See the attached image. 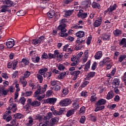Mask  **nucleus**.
<instances>
[{
  "mask_svg": "<svg viewBox=\"0 0 126 126\" xmlns=\"http://www.w3.org/2000/svg\"><path fill=\"white\" fill-rule=\"evenodd\" d=\"M113 98H114V92L113 91H111L108 92L107 94L106 99H107V100H111V99Z\"/></svg>",
  "mask_w": 126,
  "mask_h": 126,
  "instance_id": "nucleus-18",
  "label": "nucleus"
},
{
  "mask_svg": "<svg viewBox=\"0 0 126 126\" xmlns=\"http://www.w3.org/2000/svg\"><path fill=\"white\" fill-rule=\"evenodd\" d=\"M63 93L64 95H67L68 94V89H64L63 91Z\"/></svg>",
  "mask_w": 126,
  "mask_h": 126,
  "instance_id": "nucleus-59",
  "label": "nucleus"
},
{
  "mask_svg": "<svg viewBox=\"0 0 126 126\" xmlns=\"http://www.w3.org/2000/svg\"><path fill=\"white\" fill-rule=\"evenodd\" d=\"M50 83L52 86H56L57 84H59V83H60V82L57 80H53L50 82Z\"/></svg>",
  "mask_w": 126,
  "mask_h": 126,
  "instance_id": "nucleus-38",
  "label": "nucleus"
},
{
  "mask_svg": "<svg viewBox=\"0 0 126 126\" xmlns=\"http://www.w3.org/2000/svg\"><path fill=\"white\" fill-rule=\"evenodd\" d=\"M80 73V71H79V70H76V71H74L73 72H70V74H71V75H72L73 76H74V77L73 78V80H76L77 79V77H78V75H79Z\"/></svg>",
  "mask_w": 126,
  "mask_h": 126,
  "instance_id": "nucleus-9",
  "label": "nucleus"
},
{
  "mask_svg": "<svg viewBox=\"0 0 126 126\" xmlns=\"http://www.w3.org/2000/svg\"><path fill=\"white\" fill-rule=\"evenodd\" d=\"M48 58V54H47V53H44L41 56V59L42 60H44V59H45L46 60H47V59Z\"/></svg>",
  "mask_w": 126,
  "mask_h": 126,
  "instance_id": "nucleus-54",
  "label": "nucleus"
},
{
  "mask_svg": "<svg viewBox=\"0 0 126 126\" xmlns=\"http://www.w3.org/2000/svg\"><path fill=\"white\" fill-rule=\"evenodd\" d=\"M32 60L33 63H38L40 62V57H36L35 59V58H32Z\"/></svg>",
  "mask_w": 126,
  "mask_h": 126,
  "instance_id": "nucleus-43",
  "label": "nucleus"
},
{
  "mask_svg": "<svg viewBox=\"0 0 126 126\" xmlns=\"http://www.w3.org/2000/svg\"><path fill=\"white\" fill-rule=\"evenodd\" d=\"M52 72H47L43 74V76L44 77L47 78V79H50V77L52 76Z\"/></svg>",
  "mask_w": 126,
  "mask_h": 126,
  "instance_id": "nucleus-24",
  "label": "nucleus"
},
{
  "mask_svg": "<svg viewBox=\"0 0 126 126\" xmlns=\"http://www.w3.org/2000/svg\"><path fill=\"white\" fill-rule=\"evenodd\" d=\"M30 56L32 57V59H33L34 57L36 56V51H32L30 53Z\"/></svg>",
  "mask_w": 126,
  "mask_h": 126,
  "instance_id": "nucleus-47",
  "label": "nucleus"
},
{
  "mask_svg": "<svg viewBox=\"0 0 126 126\" xmlns=\"http://www.w3.org/2000/svg\"><path fill=\"white\" fill-rule=\"evenodd\" d=\"M32 44L34 45V46H39L40 44H41L40 40L37 39H33L32 41Z\"/></svg>",
  "mask_w": 126,
  "mask_h": 126,
  "instance_id": "nucleus-25",
  "label": "nucleus"
},
{
  "mask_svg": "<svg viewBox=\"0 0 126 126\" xmlns=\"http://www.w3.org/2000/svg\"><path fill=\"white\" fill-rule=\"evenodd\" d=\"M3 2L5 5H7L9 7L13 5V1L10 0H4Z\"/></svg>",
  "mask_w": 126,
  "mask_h": 126,
  "instance_id": "nucleus-16",
  "label": "nucleus"
},
{
  "mask_svg": "<svg viewBox=\"0 0 126 126\" xmlns=\"http://www.w3.org/2000/svg\"><path fill=\"white\" fill-rule=\"evenodd\" d=\"M57 102V98H49L46 99V103L50 104H55Z\"/></svg>",
  "mask_w": 126,
  "mask_h": 126,
  "instance_id": "nucleus-15",
  "label": "nucleus"
},
{
  "mask_svg": "<svg viewBox=\"0 0 126 126\" xmlns=\"http://www.w3.org/2000/svg\"><path fill=\"white\" fill-rule=\"evenodd\" d=\"M81 95L83 97H86L87 96V92H82L81 93Z\"/></svg>",
  "mask_w": 126,
  "mask_h": 126,
  "instance_id": "nucleus-64",
  "label": "nucleus"
},
{
  "mask_svg": "<svg viewBox=\"0 0 126 126\" xmlns=\"http://www.w3.org/2000/svg\"><path fill=\"white\" fill-rule=\"evenodd\" d=\"M102 21L103 19L101 18H98L94 23V27H99V26H100L101 24H102Z\"/></svg>",
  "mask_w": 126,
  "mask_h": 126,
  "instance_id": "nucleus-10",
  "label": "nucleus"
},
{
  "mask_svg": "<svg viewBox=\"0 0 126 126\" xmlns=\"http://www.w3.org/2000/svg\"><path fill=\"white\" fill-rule=\"evenodd\" d=\"M49 125V121H46L45 123L39 124V126H47Z\"/></svg>",
  "mask_w": 126,
  "mask_h": 126,
  "instance_id": "nucleus-57",
  "label": "nucleus"
},
{
  "mask_svg": "<svg viewBox=\"0 0 126 126\" xmlns=\"http://www.w3.org/2000/svg\"><path fill=\"white\" fill-rule=\"evenodd\" d=\"M71 104V100L70 98H65L61 100L60 102V105L61 107H66Z\"/></svg>",
  "mask_w": 126,
  "mask_h": 126,
  "instance_id": "nucleus-4",
  "label": "nucleus"
},
{
  "mask_svg": "<svg viewBox=\"0 0 126 126\" xmlns=\"http://www.w3.org/2000/svg\"><path fill=\"white\" fill-rule=\"evenodd\" d=\"M11 112L10 111H6L4 113V116H3V119L4 120H5V119H6V117H7V116H8L9 115V114H10Z\"/></svg>",
  "mask_w": 126,
  "mask_h": 126,
  "instance_id": "nucleus-45",
  "label": "nucleus"
},
{
  "mask_svg": "<svg viewBox=\"0 0 126 126\" xmlns=\"http://www.w3.org/2000/svg\"><path fill=\"white\" fill-rule=\"evenodd\" d=\"M17 16H23L24 15V13H23V10H20L16 13Z\"/></svg>",
  "mask_w": 126,
  "mask_h": 126,
  "instance_id": "nucleus-48",
  "label": "nucleus"
},
{
  "mask_svg": "<svg viewBox=\"0 0 126 126\" xmlns=\"http://www.w3.org/2000/svg\"><path fill=\"white\" fill-rule=\"evenodd\" d=\"M90 63H91V61L89 60L85 65V70L87 71L88 70V69L90 68Z\"/></svg>",
  "mask_w": 126,
  "mask_h": 126,
  "instance_id": "nucleus-32",
  "label": "nucleus"
},
{
  "mask_svg": "<svg viewBox=\"0 0 126 126\" xmlns=\"http://www.w3.org/2000/svg\"><path fill=\"white\" fill-rule=\"evenodd\" d=\"M75 35L78 38H82V37H84V36L85 35V33L84 32H83L82 31H80L78 32L77 33H76Z\"/></svg>",
  "mask_w": 126,
  "mask_h": 126,
  "instance_id": "nucleus-14",
  "label": "nucleus"
},
{
  "mask_svg": "<svg viewBox=\"0 0 126 126\" xmlns=\"http://www.w3.org/2000/svg\"><path fill=\"white\" fill-rule=\"evenodd\" d=\"M8 7H9L6 5L1 6L0 12H6V11H7L9 13H10V12H11V10H9Z\"/></svg>",
  "mask_w": 126,
  "mask_h": 126,
  "instance_id": "nucleus-11",
  "label": "nucleus"
},
{
  "mask_svg": "<svg viewBox=\"0 0 126 126\" xmlns=\"http://www.w3.org/2000/svg\"><path fill=\"white\" fill-rule=\"evenodd\" d=\"M17 63H18V61L17 60H14L12 62V69H14V70L16 68V65H17Z\"/></svg>",
  "mask_w": 126,
  "mask_h": 126,
  "instance_id": "nucleus-35",
  "label": "nucleus"
},
{
  "mask_svg": "<svg viewBox=\"0 0 126 126\" xmlns=\"http://www.w3.org/2000/svg\"><path fill=\"white\" fill-rule=\"evenodd\" d=\"M95 72H90L88 73V75L87 76V78H91L92 77H94L95 76Z\"/></svg>",
  "mask_w": 126,
  "mask_h": 126,
  "instance_id": "nucleus-30",
  "label": "nucleus"
},
{
  "mask_svg": "<svg viewBox=\"0 0 126 126\" xmlns=\"http://www.w3.org/2000/svg\"><path fill=\"white\" fill-rule=\"evenodd\" d=\"M47 71H48V68H44L43 69H40L38 71V73L41 74V75H44V73H46Z\"/></svg>",
  "mask_w": 126,
  "mask_h": 126,
  "instance_id": "nucleus-27",
  "label": "nucleus"
},
{
  "mask_svg": "<svg viewBox=\"0 0 126 126\" xmlns=\"http://www.w3.org/2000/svg\"><path fill=\"white\" fill-rule=\"evenodd\" d=\"M58 55H60V53H59V51L58 50H55L54 51V54H53V56L54 57V59L56 58H57Z\"/></svg>",
  "mask_w": 126,
  "mask_h": 126,
  "instance_id": "nucleus-61",
  "label": "nucleus"
},
{
  "mask_svg": "<svg viewBox=\"0 0 126 126\" xmlns=\"http://www.w3.org/2000/svg\"><path fill=\"white\" fill-rule=\"evenodd\" d=\"M106 102L107 100H106V99H100L98 100L95 105H97V106H102V105H105Z\"/></svg>",
  "mask_w": 126,
  "mask_h": 126,
  "instance_id": "nucleus-17",
  "label": "nucleus"
},
{
  "mask_svg": "<svg viewBox=\"0 0 126 126\" xmlns=\"http://www.w3.org/2000/svg\"><path fill=\"white\" fill-rule=\"evenodd\" d=\"M15 119H22L23 118V115L21 113H17L14 115Z\"/></svg>",
  "mask_w": 126,
  "mask_h": 126,
  "instance_id": "nucleus-33",
  "label": "nucleus"
},
{
  "mask_svg": "<svg viewBox=\"0 0 126 126\" xmlns=\"http://www.w3.org/2000/svg\"><path fill=\"white\" fill-rule=\"evenodd\" d=\"M42 75H41V74H39V73H38L36 75V77L39 82L40 83H42L43 82V76Z\"/></svg>",
  "mask_w": 126,
  "mask_h": 126,
  "instance_id": "nucleus-26",
  "label": "nucleus"
},
{
  "mask_svg": "<svg viewBox=\"0 0 126 126\" xmlns=\"http://www.w3.org/2000/svg\"><path fill=\"white\" fill-rule=\"evenodd\" d=\"M113 33L115 36H120V35L122 34V31L119 29H116L113 32Z\"/></svg>",
  "mask_w": 126,
  "mask_h": 126,
  "instance_id": "nucleus-28",
  "label": "nucleus"
},
{
  "mask_svg": "<svg viewBox=\"0 0 126 126\" xmlns=\"http://www.w3.org/2000/svg\"><path fill=\"white\" fill-rule=\"evenodd\" d=\"M66 27V25L64 24L63 25L61 24L58 26V29L61 32L59 33L61 37H67V36H68V34L67 33H65V32H66V29H65Z\"/></svg>",
  "mask_w": 126,
  "mask_h": 126,
  "instance_id": "nucleus-2",
  "label": "nucleus"
},
{
  "mask_svg": "<svg viewBox=\"0 0 126 126\" xmlns=\"http://www.w3.org/2000/svg\"><path fill=\"white\" fill-rule=\"evenodd\" d=\"M75 111L74 109H71V110H69L66 114V117H67L68 118H69V117H70V116H72V115H73L75 113Z\"/></svg>",
  "mask_w": 126,
  "mask_h": 126,
  "instance_id": "nucleus-21",
  "label": "nucleus"
},
{
  "mask_svg": "<svg viewBox=\"0 0 126 126\" xmlns=\"http://www.w3.org/2000/svg\"><path fill=\"white\" fill-rule=\"evenodd\" d=\"M102 40L106 41L110 39V35L107 34H104L102 36Z\"/></svg>",
  "mask_w": 126,
  "mask_h": 126,
  "instance_id": "nucleus-41",
  "label": "nucleus"
},
{
  "mask_svg": "<svg viewBox=\"0 0 126 126\" xmlns=\"http://www.w3.org/2000/svg\"><path fill=\"white\" fill-rule=\"evenodd\" d=\"M37 90H36L34 92V97L36 98L37 97V95H40V94H43L44 92H46V90L47 89V84H45L43 86V87H41L40 85H38L37 86Z\"/></svg>",
  "mask_w": 126,
  "mask_h": 126,
  "instance_id": "nucleus-1",
  "label": "nucleus"
},
{
  "mask_svg": "<svg viewBox=\"0 0 126 126\" xmlns=\"http://www.w3.org/2000/svg\"><path fill=\"white\" fill-rule=\"evenodd\" d=\"M51 111L52 112V114L54 116H62L64 114L65 112V109L64 108H62L59 109V111L56 110L54 106H52L50 108Z\"/></svg>",
  "mask_w": 126,
  "mask_h": 126,
  "instance_id": "nucleus-3",
  "label": "nucleus"
},
{
  "mask_svg": "<svg viewBox=\"0 0 126 126\" xmlns=\"http://www.w3.org/2000/svg\"><path fill=\"white\" fill-rule=\"evenodd\" d=\"M78 65V60H76L75 61H73L70 64L71 66H76Z\"/></svg>",
  "mask_w": 126,
  "mask_h": 126,
  "instance_id": "nucleus-46",
  "label": "nucleus"
},
{
  "mask_svg": "<svg viewBox=\"0 0 126 126\" xmlns=\"http://www.w3.org/2000/svg\"><path fill=\"white\" fill-rule=\"evenodd\" d=\"M45 98V94L42 95H39L36 98V100H38V101H41L42 99H44Z\"/></svg>",
  "mask_w": 126,
  "mask_h": 126,
  "instance_id": "nucleus-50",
  "label": "nucleus"
},
{
  "mask_svg": "<svg viewBox=\"0 0 126 126\" xmlns=\"http://www.w3.org/2000/svg\"><path fill=\"white\" fill-rule=\"evenodd\" d=\"M76 50H78L81 49V46H80L81 44H84L85 43V40H83L82 39H79L76 41Z\"/></svg>",
  "mask_w": 126,
  "mask_h": 126,
  "instance_id": "nucleus-6",
  "label": "nucleus"
},
{
  "mask_svg": "<svg viewBox=\"0 0 126 126\" xmlns=\"http://www.w3.org/2000/svg\"><path fill=\"white\" fill-rule=\"evenodd\" d=\"M31 74V73L30 72V71H26L24 73V76H25L26 78H27V77H29V76H30Z\"/></svg>",
  "mask_w": 126,
  "mask_h": 126,
  "instance_id": "nucleus-44",
  "label": "nucleus"
},
{
  "mask_svg": "<svg viewBox=\"0 0 126 126\" xmlns=\"http://www.w3.org/2000/svg\"><path fill=\"white\" fill-rule=\"evenodd\" d=\"M78 17H80L82 19H84L88 16V13H84L83 10L80 9L77 14Z\"/></svg>",
  "mask_w": 126,
  "mask_h": 126,
  "instance_id": "nucleus-5",
  "label": "nucleus"
},
{
  "mask_svg": "<svg viewBox=\"0 0 126 126\" xmlns=\"http://www.w3.org/2000/svg\"><path fill=\"white\" fill-rule=\"evenodd\" d=\"M19 103H21L23 106H24L25 102H26V99L24 97H21L19 100Z\"/></svg>",
  "mask_w": 126,
  "mask_h": 126,
  "instance_id": "nucleus-31",
  "label": "nucleus"
},
{
  "mask_svg": "<svg viewBox=\"0 0 126 126\" xmlns=\"http://www.w3.org/2000/svg\"><path fill=\"white\" fill-rule=\"evenodd\" d=\"M102 51L97 52L94 56V58L96 60H99V59H101L102 58Z\"/></svg>",
  "mask_w": 126,
  "mask_h": 126,
  "instance_id": "nucleus-23",
  "label": "nucleus"
},
{
  "mask_svg": "<svg viewBox=\"0 0 126 126\" xmlns=\"http://www.w3.org/2000/svg\"><path fill=\"white\" fill-rule=\"evenodd\" d=\"M120 80L118 79H114L112 82V85L113 87L115 88H118L119 87V85H120Z\"/></svg>",
  "mask_w": 126,
  "mask_h": 126,
  "instance_id": "nucleus-13",
  "label": "nucleus"
},
{
  "mask_svg": "<svg viewBox=\"0 0 126 126\" xmlns=\"http://www.w3.org/2000/svg\"><path fill=\"white\" fill-rule=\"evenodd\" d=\"M96 67H97V63L94 62L92 66V70H95L96 69Z\"/></svg>",
  "mask_w": 126,
  "mask_h": 126,
  "instance_id": "nucleus-51",
  "label": "nucleus"
},
{
  "mask_svg": "<svg viewBox=\"0 0 126 126\" xmlns=\"http://www.w3.org/2000/svg\"><path fill=\"white\" fill-rule=\"evenodd\" d=\"M72 12H73V11L71 10L66 11L65 12L64 17H67V16H70V15H71V14H72Z\"/></svg>",
  "mask_w": 126,
  "mask_h": 126,
  "instance_id": "nucleus-34",
  "label": "nucleus"
},
{
  "mask_svg": "<svg viewBox=\"0 0 126 126\" xmlns=\"http://www.w3.org/2000/svg\"><path fill=\"white\" fill-rule=\"evenodd\" d=\"M6 46L8 49H11L14 46V40L11 38L7 39Z\"/></svg>",
  "mask_w": 126,
  "mask_h": 126,
  "instance_id": "nucleus-7",
  "label": "nucleus"
},
{
  "mask_svg": "<svg viewBox=\"0 0 126 126\" xmlns=\"http://www.w3.org/2000/svg\"><path fill=\"white\" fill-rule=\"evenodd\" d=\"M91 40H92V37L89 36L87 39V44L90 45L91 43Z\"/></svg>",
  "mask_w": 126,
  "mask_h": 126,
  "instance_id": "nucleus-58",
  "label": "nucleus"
},
{
  "mask_svg": "<svg viewBox=\"0 0 126 126\" xmlns=\"http://www.w3.org/2000/svg\"><path fill=\"white\" fill-rule=\"evenodd\" d=\"M52 93H53V91L49 90L46 92V97H50L51 95H52Z\"/></svg>",
  "mask_w": 126,
  "mask_h": 126,
  "instance_id": "nucleus-52",
  "label": "nucleus"
},
{
  "mask_svg": "<svg viewBox=\"0 0 126 126\" xmlns=\"http://www.w3.org/2000/svg\"><path fill=\"white\" fill-rule=\"evenodd\" d=\"M22 62L25 64V65H27V64H29V61L27 60L26 59H23Z\"/></svg>",
  "mask_w": 126,
  "mask_h": 126,
  "instance_id": "nucleus-55",
  "label": "nucleus"
},
{
  "mask_svg": "<svg viewBox=\"0 0 126 126\" xmlns=\"http://www.w3.org/2000/svg\"><path fill=\"white\" fill-rule=\"evenodd\" d=\"M52 90H54V91H59L61 90V87L59 85H57L55 87H51Z\"/></svg>",
  "mask_w": 126,
  "mask_h": 126,
  "instance_id": "nucleus-37",
  "label": "nucleus"
},
{
  "mask_svg": "<svg viewBox=\"0 0 126 126\" xmlns=\"http://www.w3.org/2000/svg\"><path fill=\"white\" fill-rule=\"evenodd\" d=\"M47 15L50 18H53L55 15V11L51 10L47 13Z\"/></svg>",
  "mask_w": 126,
  "mask_h": 126,
  "instance_id": "nucleus-29",
  "label": "nucleus"
},
{
  "mask_svg": "<svg viewBox=\"0 0 126 126\" xmlns=\"http://www.w3.org/2000/svg\"><path fill=\"white\" fill-rule=\"evenodd\" d=\"M92 7H93V8H98V9H99L100 5L98 3L93 2L92 3Z\"/></svg>",
  "mask_w": 126,
  "mask_h": 126,
  "instance_id": "nucleus-36",
  "label": "nucleus"
},
{
  "mask_svg": "<svg viewBox=\"0 0 126 126\" xmlns=\"http://www.w3.org/2000/svg\"><path fill=\"white\" fill-rule=\"evenodd\" d=\"M116 8H117V4H114L113 5H111L107 9V11H109V12H112L114 11V10H116Z\"/></svg>",
  "mask_w": 126,
  "mask_h": 126,
  "instance_id": "nucleus-19",
  "label": "nucleus"
},
{
  "mask_svg": "<svg viewBox=\"0 0 126 126\" xmlns=\"http://www.w3.org/2000/svg\"><path fill=\"white\" fill-rule=\"evenodd\" d=\"M85 120H86L85 116H82L80 120V123H81V124H84V122H85Z\"/></svg>",
  "mask_w": 126,
  "mask_h": 126,
  "instance_id": "nucleus-53",
  "label": "nucleus"
},
{
  "mask_svg": "<svg viewBox=\"0 0 126 126\" xmlns=\"http://www.w3.org/2000/svg\"><path fill=\"white\" fill-rule=\"evenodd\" d=\"M11 109H12L13 113H15V112H16V110H17V108H16V104H13Z\"/></svg>",
  "mask_w": 126,
  "mask_h": 126,
  "instance_id": "nucleus-63",
  "label": "nucleus"
},
{
  "mask_svg": "<svg viewBox=\"0 0 126 126\" xmlns=\"http://www.w3.org/2000/svg\"><path fill=\"white\" fill-rule=\"evenodd\" d=\"M90 4H91L90 0H87L82 2L81 7V8H83V9H84V8L86 9V8H88V7H89Z\"/></svg>",
  "mask_w": 126,
  "mask_h": 126,
  "instance_id": "nucleus-8",
  "label": "nucleus"
},
{
  "mask_svg": "<svg viewBox=\"0 0 126 126\" xmlns=\"http://www.w3.org/2000/svg\"><path fill=\"white\" fill-rule=\"evenodd\" d=\"M12 119V117H11V116L9 115L7 117H6L5 120H6V122H10V121H11Z\"/></svg>",
  "mask_w": 126,
  "mask_h": 126,
  "instance_id": "nucleus-62",
  "label": "nucleus"
},
{
  "mask_svg": "<svg viewBox=\"0 0 126 126\" xmlns=\"http://www.w3.org/2000/svg\"><path fill=\"white\" fill-rule=\"evenodd\" d=\"M68 73V71L61 72V73L58 76V79H63V78H64V77L66 76V75H67Z\"/></svg>",
  "mask_w": 126,
  "mask_h": 126,
  "instance_id": "nucleus-12",
  "label": "nucleus"
},
{
  "mask_svg": "<svg viewBox=\"0 0 126 126\" xmlns=\"http://www.w3.org/2000/svg\"><path fill=\"white\" fill-rule=\"evenodd\" d=\"M89 83V82L87 81H84V82L83 83V84L81 85V87L82 88H84V87H85L86 86H87V85Z\"/></svg>",
  "mask_w": 126,
  "mask_h": 126,
  "instance_id": "nucleus-49",
  "label": "nucleus"
},
{
  "mask_svg": "<svg viewBox=\"0 0 126 126\" xmlns=\"http://www.w3.org/2000/svg\"><path fill=\"white\" fill-rule=\"evenodd\" d=\"M40 105L41 102L37 100H34L31 103V106H32V107H39Z\"/></svg>",
  "mask_w": 126,
  "mask_h": 126,
  "instance_id": "nucleus-22",
  "label": "nucleus"
},
{
  "mask_svg": "<svg viewBox=\"0 0 126 126\" xmlns=\"http://www.w3.org/2000/svg\"><path fill=\"white\" fill-rule=\"evenodd\" d=\"M120 46H123V48H126V38H122L119 43Z\"/></svg>",
  "mask_w": 126,
  "mask_h": 126,
  "instance_id": "nucleus-20",
  "label": "nucleus"
},
{
  "mask_svg": "<svg viewBox=\"0 0 126 126\" xmlns=\"http://www.w3.org/2000/svg\"><path fill=\"white\" fill-rule=\"evenodd\" d=\"M73 108H74V110H77V109H79V104H78L77 102H74L72 103Z\"/></svg>",
  "mask_w": 126,
  "mask_h": 126,
  "instance_id": "nucleus-40",
  "label": "nucleus"
},
{
  "mask_svg": "<svg viewBox=\"0 0 126 126\" xmlns=\"http://www.w3.org/2000/svg\"><path fill=\"white\" fill-rule=\"evenodd\" d=\"M85 112V107L83 106L80 109V114H83Z\"/></svg>",
  "mask_w": 126,
  "mask_h": 126,
  "instance_id": "nucleus-60",
  "label": "nucleus"
},
{
  "mask_svg": "<svg viewBox=\"0 0 126 126\" xmlns=\"http://www.w3.org/2000/svg\"><path fill=\"white\" fill-rule=\"evenodd\" d=\"M103 61L105 63H108L111 62V59L109 58H104Z\"/></svg>",
  "mask_w": 126,
  "mask_h": 126,
  "instance_id": "nucleus-56",
  "label": "nucleus"
},
{
  "mask_svg": "<svg viewBox=\"0 0 126 126\" xmlns=\"http://www.w3.org/2000/svg\"><path fill=\"white\" fill-rule=\"evenodd\" d=\"M83 26L75 25L71 27V29H82Z\"/></svg>",
  "mask_w": 126,
  "mask_h": 126,
  "instance_id": "nucleus-39",
  "label": "nucleus"
},
{
  "mask_svg": "<svg viewBox=\"0 0 126 126\" xmlns=\"http://www.w3.org/2000/svg\"><path fill=\"white\" fill-rule=\"evenodd\" d=\"M58 68L59 70H64V69H65V67H64V66H63L62 64H60L58 65Z\"/></svg>",
  "mask_w": 126,
  "mask_h": 126,
  "instance_id": "nucleus-42",
  "label": "nucleus"
}]
</instances>
